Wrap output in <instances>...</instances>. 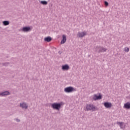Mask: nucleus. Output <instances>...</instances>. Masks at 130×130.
<instances>
[{
    "instance_id": "nucleus-1",
    "label": "nucleus",
    "mask_w": 130,
    "mask_h": 130,
    "mask_svg": "<svg viewBox=\"0 0 130 130\" xmlns=\"http://www.w3.org/2000/svg\"><path fill=\"white\" fill-rule=\"evenodd\" d=\"M64 104V103H63V102L54 103L51 105V106L53 109L58 111L61 108V106L63 105Z\"/></svg>"
},
{
    "instance_id": "nucleus-2",
    "label": "nucleus",
    "mask_w": 130,
    "mask_h": 130,
    "mask_svg": "<svg viewBox=\"0 0 130 130\" xmlns=\"http://www.w3.org/2000/svg\"><path fill=\"white\" fill-rule=\"evenodd\" d=\"M87 111H97L98 108L92 104H87L86 106Z\"/></svg>"
},
{
    "instance_id": "nucleus-3",
    "label": "nucleus",
    "mask_w": 130,
    "mask_h": 130,
    "mask_svg": "<svg viewBox=\"0 0 130 130\" xmlns=\"http://www.w3.org/2000/svg\"><path fill=\"white\" fill-rule=\"evenodd\" d=\"M74 91H76V89L72 86L67 87L64 89V92H65V93H72Z\"/></svg>"
},
{
    "instance_id": "nucleus-4",
    "label": "nucleus",
    "mask_w": 130,
    "mask_h": 130,
    "mask_svg": "<svg viewBox=\"0 0 130 130\" xmlns=\"http://www.w3.org/2000/svg\"><path fill=\"white\" fill-rule=\"evenodd\" d=\"M102 99V95L99 93V95L97 94H94L92 95V100L96 101L97 100H101Z\"/></svg>"
},
{
    "instance_id": "nucleus-5",
    "label": "nucleus",
    "mask_w": 130,
    "mask_h": 130,
    "mask_svg": "<svg viewBox=\"0 0 130 130\" xmlns=\"http://www.w3.org/2000/svg\"><path fill=\"white\" fill-rule=\"evenodd\" d=\"M87 35V31L83 32H78L77 34V37L79 38H83V37H85Z\"/></svg>"
},
{
    "instance_id": "nucleus-6",
    "label": "nucleus",
    "mask_w": 130,
    "mask_h": 130,
    "mask_svg": "<svg viewBox=\"0 0 130 130\" xmlns=\"http://www.w3.org/2000/svg\"><path fill=\"white\" fill-rule=\"evenodd\" d=\"M21 31L22 32H30L31 31V27L29 26H25L23 27L21 29Z\"/></svg>"
},
{
    "instance_id": "nucleus-7",
    "label": "nucleus",
    "mask_w": 130,
    "mask_h": 130,
    "mask_svg": "<svg viewBox=\"0 0 130 130\" xmlns=\"http://www.w3.org/2000/svg\"><path fill=\"white\" fill-rule=\"evenodd\" d=\"M104 106L106 107V108H111L112 107V104L110 102H105L104 103Z\"/></svg>"
},
{
    "instance_id": "nucleus-8",
    "label": "nucleus",
    "mask_w": 130,
    "mask_h": 130,
    "mask_svg": "<svg viewBox=\"0 0 130 130\" xmlns=\"http://www.w3.org/2000/svg\"><path fill=\"white\" fill-rule=\"evenodd\" d=\"M20 106L22 108V109H28V105L27 103L25 102L21 103L20 104Z\"/></svg>"
},
{
    "instance_id": "nucleus-9",
    "label": "nucleus",
    "mask_w": 130,
    "mask_h": 130,
    "mask_svg": "<svg viewBox=\"0 0 130 130\" xmlns=\"http://www.w3.org/2000/svg\"><path fill=\"white\" fill-rule=\"evenodd\" d=\"M117 124H118L120 128H124L125 125L123 122H117Z\"/></svg>"
},
{
    "instance_id": "nucleus-10",
    "label": "nucleus",
    "mask_w": 130,
    "mask_h": 130,
    "mask_svg": "<svg viewBox=\"0 0 130 130\" xmlns=\"http://www.w3.org/2000/svg\"><path fill=\"white\" fill-rule=\"evenodd\" d=\"M62 71H68L70 70V66L68 64H65L62 66Z\"/></svg>"
},
{
    "instance_id": "nucleus-11",
    "label": "nucleus",
    "mask_w": 130,
    "mask_h": 130,
    "mask_svg": "<svg viewBox=\"0 0 130 130\" xmlns=\"http://www.w3.org/2000/svg\"><path fill=\"white\" fill-rule=\"evenodd\" d=\"M123 108L125 109H130V103L127 102L124 104Z\"/></svg>"
},
{
    "instance_id": "nucleus-12",
    "label": "nucleus",
    "mask_w": 130,
    "mask_h": 130,
    "mask_svg": "<svg viewBox=\"0 0 130 130\" xmlns=\"http://www.w3.org/2000/svg\"><path fill=\"white\" fill-rule=\"evenodd\" d=\"M66 41H67V37L63 35L62 36V40L61 41V44H64L66 43Z\"/></svg>"
},
{
    "instance_id": "nucleus-13",
    "label": "nucleus",
    "mask_w": 130,
    "mask_h": 130,
    "mask_svg": "<svg viewBox=\"0 0 130 130\" xmlns=\"http://www.w3.org/2000/svg\"><path fill=\"white\" fill-rule=\"evenodd\" d=\"M97 47L99 48V47ZM106 50H107V49L106 48L100 47L99 52H105V51H106Z\"/></svg>"
},
{
    "instance_id": "nucleus-14",
    "label": "nucleus",
    "mask_w": 130,
    "mask_h": 130,
    "mask_svg": "<svg viewBox=\"0 0 130 130\" xmlns=\"http://www.w3.org/2000/svg\"><path fill=\"white\" fill-rule=\"evenodd\" d=\"M10 94V92L6 91L1 92V96H8Z\"/></svg>"
},
{
    "instance_id": "nucleus-15",
    "label": "nucleus",
    "mask_w": 130,
    "mask_h": 130,
    "mask_svg": "<svg viewBox=\"0 0 130 130\" xmlns=\"http://www.w3.org/2000/svg\"><path fill=\"white\" fill-rule=\"evenodd\" d=\"M44 40L46 41V42H50V41L52 40V38H51L50 37H47L45 38Z\"/></svg>"
},
{
    "instance_id": "nucleus-16",
    "label": "nucleus",
    "mask_w": 130,
    "mask_h": 130,
    "mask_svg": "<svg viewBox=\"0 0 130 130\" xmlns=\"http://www.w3.org/2000/svg\"><path fill=\"white\" fill-rule=\"evenodd\" d=\"M40 4L41 5H43V6H47V5H48V3L47 2V1H39Z\"/></svg>"
},
{
    "instance_id": "nucleus-17",
    "label": "nucleus",
    "mask_w": 130,
    "mask_h": 130,
    "mask_svg": "<svg viewBox=\"0 0 130 130\" xmlns=\"http://www.w3.org/2000/svg\"><path fill=\"white\" fill-rule=\"evenodd\" d=\"M3 24L4 26H8V25H10V21L8 20L4 21Z\"/></svg>"
},
{
    "instance_id": "nucleus-18",
    "label": "nucleus",
    "mask_w": 130,
    "mask_h": 130,
    "mask_svg": "<svg viewBox=\"0 0 130 130\" xmlns=\"http://www.w3.org/2000/svg\"><path fill=\"white\" fill-rule=\"evenodd\" d=\"M124 51H125L126 52H128V51H129V48L125 47V49H124Z\"/></svg>"
},
{
    "instance_id": "nucleus-19",
    "label": "nucleus",
    "mask_w": 130,
    "mask_h": 130,
    "mask_svg": "<svg viewBox=\"0 0 130 130\" xmlns=\"http://www.w3.org/2000/svg\"><path fill=\"white\" fill-rule=\"evenodd\" d=\"M105 5L107 7V6H108V2H107V1H105Z\"/></svg>"
},
{
    "instance_id": "nucleus-20",
    "label": "nucleus",
    "mask_w": 130,
    "mask_h": 130,
    "mask_svg": "<svg viewBox=\"0 0 130 130\" xmlns=\"http://www.w3.org/2000/svg\"><path fill=\"white\" fill-rule=\"evenodd\" d=\"M8 64H9V63H8V62L3 63V66H5V67H7V66H8Z\"/></svg>"
},
{
    "instance_id": "nucleus-21",
    "label": "nucleus",
    "mask_w": 130,
    "mask_h": 130,
    "mask_svg": "<svg viewBox=\"0 0 130 130\" xmlns=\"http://www.w3.org/2000/svg\"><path fill=\"white\" fill-rule=\"evenodd\" d=\"M16 121H17V122H20V119H18V118H16L15 119Z\"/></svg>"
},
{
    "instance_id": "nucleus-22",
    "label": "nucleus",
    "mask_w": 130,
    "mask_h": 130,
    "mask_svg": "<svg viewBox=\"0 0 130 130\" xmlns=\"http://www.w3.org/2000/svg\"><path fill=\"white\" fill-rule=\"evenodd\" d=\"M0 96H2V93H0Z\"/></svg>"
}]
</instances>
